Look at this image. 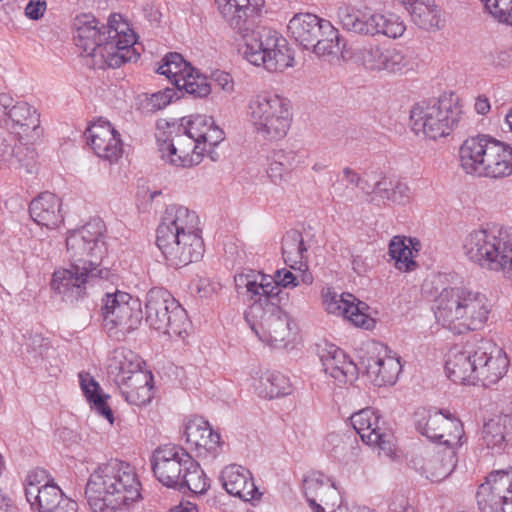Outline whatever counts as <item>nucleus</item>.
<instances>
[{
  "instance_id": "24",
  "label": "nucleus",
  "mask_w": 512,
  "mask_h": 512,
  "mask_svg": "<svg viewBox=\"0 0 512 512\" xmlns=\"http://www.w3.org/2000/svg\"><path fill=\"white\" fill-rule=\"evenodd\" d=\"M478 361L476 366L475 383L481 381L484 385L498 382L507 372L509 360L505 352L486 339L479 340Z\"/></svg>"
},
{
  "instance_id": "15",
  "label": "nucleus",
  "mask_w": 512,
  "mask_h": 512,
  "mask_svg": "<svg viewBox=\"0 0 512 512\" xmlns=\"http://www.w3.org/2000/svg\"><path fill=\"white\" fill-rule=\"evenodd\" d=\"M416 430L433 442L449 448L461 445L464 429L461 421L441 410L418 409L415 414Z\"/></svg>"
},
{
  "instance_id": "20",
  "label": "nucleus",
  "mask_w": 512,
  "mask_h": 512,
  "mask_svg": "<svg viewBox=\"0 0 512 512\" xmlns=\"http://www.w3.org/2000/svg\"><path fill=\"white\" fill-rule=\"evenodd\" d=\"M479 340L456 345L447 354L445 370L455 383L475 384Z\"/></svg>"
},
{
  "instance_id": "36",
  "label": "nucleus",
  "mask_w": 512,
  "mask_h": 512,
  "mask_svg": "<svg viewBox=\"0 0 512 512\" xmlns=\"http://www.w3.org/2000/svg\"><path fill=\"white\" fill-rule=\"evenodd\" d=\"M184 434L186 442L194 447L199 455L203 452L215 453L220 445V435L201 418L189 420Z\"/></svg>"
},
{
  "instance_id": "12",
  "label": "nucleus",
  "mask_w": 512,
  "mask_h": 512,
  "mask_svg": "<svg viewBox=\"0 0 512 512\" xmlns=\"http://www.w3.org/2000/svg\"><path fill=\"white\" fill-rule=\"evenodd\" d=\"M101 308L103 327L117 340L137 329L142 320L141 302L127 292L106 293Z\"/></svg>"
},
{
  "instance_id": "50",
  "label": "nucleus",
  "mask_w": 512,
  "mask_h": 512,
  "mask_svg": "<svg viewBox=\"0 0 512 512\" xmlns=\"http://www.w3.org/2000/svg\"><path fill=\"white\" fill-rule=\"evenodd\" d=\"M363 180L360 175L350 167H345L342 170V181L336 182L332 185L333 194L344 201H353L355 198V188L362 186Z\"/></svg>"
},
{
  "instance_id": "55",
  "label": "nucleus",
  "mask_w": 512,
  "mask_h": 512,
  "mask_svg": "<svg viewBox=\"0 0 512 512\" xmlns=\"http://www.w3.org/2000/svg\"><path fill=\"white\" fill-rule=\"evenodd\" d=\"M499 22L512 26V0H481Z\"/></svg>"
},
{
  "instance_id": "37",
  "label": "nucleus",
  "mask_w": 512,
  "mask_h": 512,
  "mask_svg": "<svg viewBox=\"0 0 512 512\" xmlns=\"http://www.w3.org/2000/svg\"><path fill=\"white\" fill-rule=\"evenodd\" d=\"M409 12L411 20L423 30L440 29L444 24L441 10L433 0H397Z\"/></svg>"
},
{
  "instance_id": "10",
  "label": "nucleus",
  "mask_w": 512,
  "mask_h": 512,
  "mask_svg": "<svg viewBox=\"0 0 512 512\" xmlns=\"http://www.w3.org/2000/svg\"><path fill=\"white\" fill-rule=\"evenodd\" d=\"M248 116L256 132L267 140L286 136L292 123L290 102L274 93H260L249 100Z\"/></svg>"
},
{
  "instance_id": "29",
  "label": "nucleus",
  "mask_w": 512,
  "mask_h": 512,
  "mask_svg": "<svg viewBox=\"0 0 512 512\" xmlns=\"http://www.w3.org/2000/svg\"><path fill=\"white\" fill-rule=\"evenodd\" d=\"M179 131L186 133L197 144L211 150L224 140V132L220 129L212 117L206 115H191L180 120Z\"/></svg>"
},
{
  "instance_id": "54",
  "label": "nucleus",
  "mask_w": 512,
  "mask_h": 512,
  "mask_svg": "<svg viewBox=\"0 0 512 512\" xmlns=\"http://www.w3.org/2000/svg\"><path fill=\"white\" fill-rule=\"evenodd\" d=\"M257 277V282H262L264 285H269V289L273 290V292H277V295L280 292V286L286 288L289 286L295 287L297 283L295 282L296 277L294 274L286 269H279L275 272L273 278L266 276L264 274H261L259 272L253 271Z\"/></svg>"
},
{
  "instance_id": "62",
  "label": "nucleus",
  "mask_w": 512,
  "mask_h": 512,
  "mask_svg": "<svg viewBox=\"0 0 512 512\" xmlns=\"http://www.w3.org/2000/svg\"><path fill=\"white\" fill-rule=\"evenodd\" d=\"M216 82L226 92H232L234 89V83L228 73L221 72L218 74L216 77Z\"/></svg>"
},
{
  "instance_id": "40",
  "label": "nucleus",
  "mask_w": 512,
  "mask_h": 512,
  "mask_svg": "<svg viewBox=\"0 0 512 512\" xmlns=\"http://www.w3.org/2000/svg\"><path fill=\"white\" fill-rule=\"evenodd\" d=\"M482 438L491 449H502L505 444H512V417L503 415L487 421L482 429Z\"/></svg>"
},
{
  "instance_id": "22",
  "label": "nucleus",
  "mask_w": 512,
  "mask_h": 512,
  "mask_svg": "<svg viewBox=\"0 0 512 512\" xmlns=\"http://www.w3.org/2000/svg\"><path fill=\"white\" fill-rule=\"evenodd\" d=\"M371 353L365 364L371 381L377 386L395 384L402 370L400 357L391 355L388 347L381 343H372Z\"/></svg>"
},
{
  "instance_id": "63",
  "label": "nucleus",
  "mask_w": 512,
  "mask_h": 512,
  "mask_svg": "<svg viewBox=\"0 0 512 512\" xmlns=\"http://www.w3.org/2000/svg\"><path fill=\"white\" fill-rule=\"evenodd\" d=\"M475 111L480 115H485L490 111V102L485 96H478L474 104Z\"/></svg>"
},
{
  "instance_id": "57",
  "label": "nucleus",
  "mask_w": 512,
  "mask_h": 512,
  "mask_svg": "<svg viewBox=\"0 0 512 512\" xmlns=\"http://www.w3.org/2000/svg\"><path fill=\"white\" fill-rule=\"evenodd\" d=\"M46 472L44 470L31 471L25 480V495L28 500L29 489L34 487L36 490H42V485L48 483L46 481Z\"/></svg>"
},
{
  "instance_id": "14",
  "label": "nucleus",
  "mask_w": 512,
  "mask_h": 512,
  "mask_svg": "<svg viewBox=\"0 0 512 512\" xmlns=\"http://www.w3.org/2000/svg\"><path fill=\"white\" fill-rule=\"evenodd\" d=\"M157 126L168 128L167 132L157 135L158 150L166 163L176 167H191L198 165L205 154H212V150L197 144L186 133L179 131L176 123L162 120Z\"/></svg>"
},
{
  "instance_id": "58",
  "label": "nucleus",
  "mask_w": 512,
  "mask_h": 512,
  "mask_svg": "<svg viewBox=\"0 0 512 512\" xmlns=\"http://www.w3.org/2000/svg\"><path fill=\"white\" fill-rule=\"evenodd\" d=\"M266 172L268 177L275 184L281 183L289 175V173L286 172V170L277 161H275L273 156L270 158Z\"/></svg>"
},
{
  "instance_id": "9",
  "label": "nucleus",
  "mask_w": 512,
  "mask_h": 512,
  "mask_svg": "<svg viewBox=\"0 0 512 512\" xmlns=\"http://www.w3.org/2000/svg\"><path fill=\"white\" fill-rule=\"evenodd\" d=\"M410 121L416 134L436 140L464 126L465 115L459 98L444 93L438 99L417 103L410 112Z\"/></svg>"
},
{
  "instance_id": "6",
  "label": "nucleus",
  "mask_w": 512,
  "mask_h": 512,
  "mask_svg": "<svg viewBox=\"0 0 512 512\" xmlns=\"http://www.w3.org/2000/svg\"><path fill=\"white\" fill-rule=\"evenodd\" d=\"M85 496L92 512H126L141 497V483L133 466L112 459L90 474Z\"/></svg>"
},
{
  "instance_id": "19",
  "label": "nucleus",
  "mask_w": 512,
  "mask_h": 512,
  "mask_svg": "<svg viewBox=\"0 0 512 512\" xmlns=\"http://www.w3.org/2000/svg\"><path fill=\"white\" fill-rule=\"evenodd\" d=\"M351 424L361 440L369 446L378 447L386 456L394 451L393 436L380 426L379 414L371 408L354 413Z\"/></svg>"
},
{
  "instance_id": "35",
  "label": "nucleus",
  "mask_w": 512,
  "mask_h": 512,
  "mask_svg": "<svg viewBox=\"0 0 512 512\" xmlns=\"http://www.w3.org/2000/svg\"><path fill=\"white\" fill-rule=\"evenodd\" d=\"M484 177L504 178L512 175V146L490 138Z\"/></svg>"
},
{
  "instance_id": "3",
  "label": "nucleus",
  "mask_w": 512,
  "mask_h": 512,
  "mask_svg": "<svg viewBox=\"0 0 512 512\" xmlns=\"http://www.w3.org/2000/svg\"><path fill=\"white\" fill-rule=\"evenodd\" d=\"M73 27L76 46L92 58L94 67L118 68L139 57L133 47L135 34L120 14L110 15L106 25L91 14H82L74 19Z\"/></svg>"
},
{
  "instance_id": "17",
  "label": "nucleus",
  "mask_w": 512,
  "mask_h": 512,
  "mask_svg": "<svg viewBox=\"0 0 512 512\" xmlns=\"http://www.w3.org/2000/svg\"><path fill=\"white\" fill-rule=\"evenodd\" d=\"M355 60L367 71L395 74L402 72L409 60L399 49L379 44H369L357 49Z\"/></svg>"
},
{
  "instance_id": "41",
  "label": "nucleus",
  "mask_w": 512,
  "mask_h": 512,
  "mask_svg": "<svg viewBox=\"0 0 512 512\" xmlns=\"http://www.w3.org/2000/svg\"><path fill=\"white\" fill-rule=\"evenodd\" d=\"M324 447L331 457L343 463L353 462L359 455L357 439L345 434H328Z\"/></svg>"
},
{
  "instance_id": "2",
  "label": "nucleus",
  "mask_w": 512,
  "mask_h": 512,
  "mask_svg": "<svg viewBox=\"0 0 512 512\" xmlns=\"http://www.w3.org/2000/svg\"><path fill=\"white\" fill-rule=\"evenodd\" d=\"M257 0H215L227 23L243 38L241 53L252 65L262 66L269 72L283 71L293 66V52L287 40L276 30L260 27L249 31L247 18L257 7Z\"/></svg>"
},
{
  "instance_id": "45",
  "label": "nucleus",
  "mask_w": 512,
  "mask_h": 512,
  "mask_svg": "<svg viewBox=\"0 0 512 512\" xmlns=\"http://www.w3.org/2000/svg\"><path fill=\"white\" fill-rule=\"evenodd\" d=\"M343 46L339 31L329 22L324 21L321 28V35L313 41L311 48L318 57L335 56L338 53L344 58Z\"/></svg>"
},
{
  "instance_id": "11",
  "label": "nucleus",
  "mask_w": 512,
  "mask_h": 512,
  "mask_svg": "<svg viewBox=\"0 0 512 512\" xmlns=\"http://www.w3.org/2000/svg\"><path fill=\"white\" fill-rule=\"evenodd\" d=\"M145 320L153 329L183 339L188 334L190 321L185 309L165 289L152 288L146 295Z\"/></svg>"
},
{
  "instance_id": "28",
  "label": "nucleus",
  "mask_w": 512,
  "mask_h": 512,
  "mask_svg": "<svg viewBox=\"0 0 512 512\" xmlns=\"http://www.w3.org/2000/svg\"><path fill=\"white\" fill-rule=\"evenodd\" d=\"M355 301L356 298L352 294H334L325 297L324 305L328 313L343 316L357 327L372 328L374 320L366 313L368 305L362 301Z\"/></svg>"
},
{
  "instance_id": "47",
  "label": "nucleus",
  "mask_w": 512,
  "mask_h": 512,
  "mask_svg": "<svg viewBox=\"0 0 512 512\" xmlns=\"http://www.w3.org/2000/svg\"><path fill=\"white\" fill-rule=\"evenodd\" d=\"M185 459L188 463L184 469V473H182L183 476L181 477L179 486L176 488L179 490L187 489L195 494L205 493L209 488V482L204 471L199 463L192 457Z\"/></svg>"
},
{
  "instance_id": "43",
  "label": "nucleus",
  "mask_w": 512,
  "mask_h": 512,
  "mask_svg": "<svg viewBox=\"0 0 512 512\" xmlns=\"http://www.w3.org/2000/svg\"><path fill=\"white\" fill-rule=\"evenodd\" d=\"M253 386L260 397L268 399L288 395L291 392L289 379L279 372L263 373L254 381Z\"/></svg>"
},
{
  "instance_id": "30",
  "label": "nucleus",
  "mask_w": 512,
  "mask_h": 512,
  "mask_svg": "<svg viewBox=\"0 0 512 512\" xmlns=\"http://www.w3.org/2000/svg\"><path fill=\"white\" fill-rule=\"evenodd\" d=\"M303 491L313 512H324L344 503L340 492L329 479L324 481L320 477L309 476L303 481Z\"/></svg>"
},
{
  "instance_id": "59",
  "label": "nucleus",
  "mask_w": 512,
  "mask_h": 512,
  "mask_svg": "<svg viewBox=\"0 0 512 512\" xmlns=\"http://www.w3.org/2000/svg\"><path fill=\"white\" fill-rule=\"evenodd\" d=\"M46 8L45 0H29L25 8V15L31 20H39L43 17Z\"/></svg>"
},
{
  "instance_id": "61",
  "label": "nucleus",
  "mask_w": 512,
  "mask_h": 512,
  "mask_svg": "<svg viewBox=\"0 0 512 512\" xmlns=\"http://www.w3.org/2000/svg\"><path fill=\"white\" fill-rule=\"evenodd\" d=\"M352 269L358 274L362 275L369 269L367 258L362 255H352Z\"/></svg>"
},
{
  "instance_id": "32",
  "label": "nucleus",
  "mask_w": 512,
  "mask_h": 512,
  "mask_svg": "<svg viewBox=\"0 0 512 512\" xmlns=\"http://www.w3.org/2000/svg\"><path fill=\"white\" fill-rule=\"evenodd\" d=\"M490 137L485 135L466 139L459 149L460 165L467 174L483 176Z\"/></svg>"
},
{
  "instance_id": "23",
  "label": "nucleus",
  "mask_w": 512,
  "mask_h": 512,
  "mask_svg": "<svg viewBox=\"0 0 512 512\" xmlns=\"http://www.w3.org/2000/svg\"><path fill=\"white\" fill-rule=\"evenodd\" d=\"M10 130L0 131V163L8 168L25 169L27 174L36 172V151L22 143Z\"/></svg>"
},
{
  "instance_id": "38",
  "label": "nucleus",
  "mask_w": 512,
  "mask_h": 512,
  "mask_svg": "<svg viewBox=\"0 0 512 512\" xmlns=\"http://www.w3.org/2000/svg\"><path fill=\"white\" fill-rule=\"evenodd\" d=\"M324 21L311 13H298L289 21L287 29L296 42L305 49H311L313 41L321 35Z\"/></svg>"
},
{
  "instance_id": "46",
  "label": "nucleus",
  "mask_w": 512,
  "mask_h": 512,
  "mask_svg": "<svg viewBox=\"0 0 512 512\" xmlns=\"http://www.w3.org/2000/svg\"><path fill=\"white\" fill-rule=\"evenodd\" d=\"M148 374H136L133 381H127L119 386L125 400L136 406L146 405L151 401V386Z\"/></svg>"
},
{
  "instance_id": "53",
  "label": "nucleus",
  "mask_w": 512,
  "mask_h": 512,
  "mask_svg": "<svg viewBox=\"0 0 512 512\" xmlns=\"http://www.w3.org/2000/svg\"><path fill=\"white\" fill-rule=\"evenodd\" d=\"M389 254L395 260V267L402 271L411 270L415 266L412 260V250L401 237L395 236L389 244Z\"/></svg>"
},
{
  "instance_id": "49",
  "label": "nucleus",
  "mask_w": 512,
  "mask_h": 512,
  "mask_svg": "<svg viewBox=\"0 0 512 512\" xmlns=\"http://www.w3.org/2000/svg\"><path fill=\"white\" fill-rule=\"evenodd\" d=\"M373 193L381 198L393 203L404 205L410 200L409 187L400 181H391L383 178L376 182Z\"/></svg>"
},
{
  "instance_id": "26",
  "label": "nucleus",
  "mask_w": 512,
  "mask_h": 512,
  "mask_svg": "<svg viewBox=\"0 0 512 512\" xmlns=\"http://www.w3.org/2000/svg\"><path fill=\"white\" fill-rule=\"evenodd\" d=\"M4 124L20 140L30 142L38 139L41 135L40 115L27 102H16L11 108L9 116L4 118Z\"/></svg>"
},
{
  "instance_id": "42",
  "label": "nucleus",
  "mask_w": 512,
  "mask_h": 512,
  "mask_svg": "<svg viewBox=\"0 0 512 512\" xmlns=\"http://www.w3.org/2000/svg\"><path fill=\"white\" fill-rule=\"evenodd\" d=\"M78 377L81 390L90 403L91 408L112 424L114 421L113 412L106 403L109 396L101 392L100 385L89 373L80 372Z\"/></svg>"
},
{
  "instance_id": "60",
  "label": "nucleus",
  "mask_w": 512,
  "mask_h": 512,
  "mask_svg": "<svg viewBox=\"0 0 512 512\" xmlns=\"http://www.w3.org/2000/svg\"><path fill=\"white\" fill-rule=\"evenodd\" d=\"M15 105L13 98L5 93L0 94V115L2 117V121L4 122V118L9 116V112L11 108Z\"/></svg>"
},
{
  "instance_id": "44",
  "label": "nucleus",
  "mask_w": 512,
  "mask_h": 512,
  "mask_svg": "<svg viewBox=\"0 0 512 512\" xmlns=\"http://www.w3.org/2000/svg\"><path fill=\"white\" fill-rule=\"evenodd\" d=\"M447 448L442 455L437 453L425 460L422 468L427 474V478H430L432 481H440L446 478L456 466L455 448Z\"/></svg>"
},
{
  "instance_id": "13",
  "label": "nucleus",
  "mask_w": 512,
  "mask_h": 512,
  "mask_svg": "<svg viewBox=\"0 0 512 512\" xmlns=\"http://www.w3.org/2000/svg\"><path fill=\"white\" fill-rule=\"evenodd\" d=\"M337 15L343 29L361 35L381 34L395 39L401 37L406 30L404 22L395 14H376L368 9L360 10L342 4Z\"/></svg>"
},
{
  "instance_id": "33",
  "label": "nucleus",
  "mask_w": 512,
  "mask_h": 512,
  "mask_svg": "<svg viewBox=\"0 0 512 512\" xmlns=\"http://www.w3.org/2000/svg\"><path fill=\"white\" fill-rule=\"evenodd\" d=\"M141 359L133 351L126 348L113 350L108 358L107 371L114 382L121 386L127 381H133L136 374H146L141 370Z\"/></svg>"
},
{
  "instance_id": "51",
  "label": "nucleus",
  "mask_w": 512,
  "mask_h": 512,
  "mask_svg": "<svg viewBox=\"0 0 512 512\" xmlns=\"http://www.w3.org/2000/svg\"><path fill=\"white\" fill-rule=\"evenodd\" d=\"M181 83L176 88L185 90L196 98L207 97L211 93V86L206 76L200 74L194 67L187 72L185 77L180 78Z\"/></svg>"
},
{
  "instance_id": "64",
  "label": "nucleus",
  "mask_w": 512,
  "mask_h": 512,
  "mask_svg": "<svg viewBox=\"0 0 512 512\" xmlns=\"http://www.w3.org/2000/svg\"><path fill=\"white\" fill-rule=\"evenodd\" d=\"M0 512H17L12 500L0 490Z\"/></svg>"
},
{
  "instance_id": "34",
  "label": "nucleus",
  "mask_w": 512,
  "mask_h": 512,
  "mask_svg": "<svg viewBox=\"0 0 512 512\" xmlns=\"http://www.w3.org/2000/svg\"><path fill=\"white\" fill-rule=\"evenodd\" d=\"M31 218L39 226L53 230L63 222L60 199L53 193L43 192L29 206Z\"/></svg>"
},
{
  "instance_id": "48",
  "label": "nucleus",
  "mask_w": 512,
  "mask_h": 512,
  "mask_svg": "<svg viewBox=\"0 0 512 512\" xmlns=\"http://www.w3.org/2000/svg\"><path fill=\"white\" fill-rule=\"evenodd\" d=\"M157 73L166 76L174 87L181 83L187 72L192 71V66L181 54L171 52L162 59V64L157 68Z\"/></svg>"
},
{
  "instance_id": "21",
  "label": "nucleus",
  "mask_w": 512,
  "mask_h": 512,
  "mask_svg": "<svg viewBox=\"0 0 512 512\" xmlns=\"http://www.w3.org/2000/svg\"><path fill=\"white\" fill-rule=\"evenodd\" d=\"M87 143L94 153L110 163L117 162L123 155V143L118 131L109 121L99 119L85 131Z\"/></svg>"
},
{
  "instance_id": "27",
  "label": "nucleus",
  "mask_w": 512,
  "mask_h": 512,
  "mask_svg": "<svg viewBox=\"0 0 512 512\" xmlns=\"http://www.w3.org/2000/svg\"><path fill=\"white\" fill-rule=\"evenodd\" d=\"M221 480L226 492L242 501L253 502L262 496L255 486L251 472L241 465L226 466L222 471Z\"/></svg>"
},
{
  "instance_id": "18",
  "label": "nucleus",
  "mask_w": 512,
  "mask_h": 512,
  "mask_svg": "<svg viewBox=\"0 0 512 512\" xmlns=\"http://www.w3.org/2000/svg\"><path fill=\"white\" fill-rule=\"evenodd\" d=\"M191 456L181 447L165 445L153 452L151 464L155 477L169 488L179 486L184 469Z\"/></svg>"
},
{
  "instance_id": "7",
  "label": "nucleus",
  "mask_w": 512,
  "mask_h": 512,
  "mask_svg": "<svg viewBox=\"0 0 512 512\" xmlns=\"http://www.w3.org/2000/svg\"><path fill=\"white\" fill-rule=\"evenodd\" d=\"M438 324L454 334L481 329L487 322L492 305L487 296L467 287H447L433 302Z\"/></svg>"
},
{
  "instance_id": "16",
  "label": "nucleus",
  "mask_w": 512,
  "mask_h": 512,
  "mask_svg": "<svg viewBox=\"0 0 512 512\" xmlns=\"http://www.w3.org/2000/svg\"><path fill=\"white\" fill-rule=\"evenodd\" d=\"M480 512H512V470L491 472L476 493Z\"/></svg>"
},
{
  "instance_id": "31",
  "label": "nucleus",
  "mask_w": 512,
  "mask_h": 512,
  "mask_svg": "<svg viewBox=\"0 0 512 512\" xmlns=\"http://www.w3.org/2000/svg\"><path fill=\"white\" fill-rule=\"evenodd\" d=\"M28 502L39 512H77V503L66 497L53 483H45L42 490L29 489Z\"/></svg>"
},
{
  "instance_id": "4",
  "label": "nucleus",
  "mask_w": 512,
  "mask_h": 512,
  "mask_svg": "<svg viewBox=\"0 0 512 512\" xmlns=\"http://www.w3.org/2000/svg\"><path fill=\"white\" fill-rule=\"evenodd\" d=\"M257 277L253 270L234 276L237 294L252 301L244 313L245 321L262 343L273 348L285 347L291 336V319L278 305L277 292L257 282Z\"/></svg>"
},
{
  "instance_id": "39",
  "label": "nucleus",
  "mask_w": 512,
  "mask_h": 512,
  "mask_svg": "<svg viewBox=\"0 0 512 512\" xmlns=\"http://www.w3.org/2000/svg\"><path fill=\"white\" fill-rule=\"evenodd\" d=\"M282 257L291 269L304 271L307 269V249L302 234L295 229L287 231L282 238Z\"/></svg>"
},
{
  "instance_id": "1",
  "label": "nucleus",
  "mask_w": 512,
  "mask_h": 512,
  "mask_svg": "<svg viewBox=\"0 0 512 512\" xmlns=\"http://www.w3.org/2000/svg\"><path fill=\"white\" fill-rule=\"evenodd\" d=\"M104 222L97 218L73 230L66 237L69 268L53 273L51 287L66 301H77L97 280L109 279L111 271L102 265L106 253Z\"/></svg>"
},
{
  "instance_id": "56",
  "label": "nucleus",
  "mask_w": 512,
  "mask_h": 512,
  "mask_svg": "<svg viewBox=\"0 0 512 512\" xmlns=\"http://www.w3.org/2000/svg\"><path fill=\"white\" fill-rule=\"evenodd\" d=\"M177 95L174 88H166L151 95L150 104L153 109L160 110L171 103Z\"/></svg>"
},
{
  "instance_id": "25",
  "label": "nucleus",
  "mask_w": 512,
  "mask_h": 512,
  "mask_svg": "<svg viewBox=\"0 0 512 512\" xmlns=\"http://www.w3.org/2000/svg\"><path fill=\"white\" fill-rule=\"evenodd\" d=\"M318 356L325 374L340 384L352 382L357 377L356 365L348 359L343 350L334 344L318 345Z\"/></svg>"
},
{
  "instance_id": "8",
  "label": "nucleus",
  "mask_w": 512,
  "mask_h": 512,
  "mask_svg": "<svg viewBox=\"0 0 512 512\" xmlns=\"http://www.w3.org/2000/svg\"><path fill=\"white\" fill-rule=\"evenodd\" d=\"M463 252L480 268L512 281V226L471 231L464 239Z\"/></svg>"
},
{
  "instance_id": "52",
  "label": "nucleus",
  "mask_w": 512,
  "mask_h": 512,
  "mask_svg": "<svg viewBox=\"0 0 512 512\" xmlns=\"http://www.w3.org/2000/svg\"><path fill=\"white\" fill-rule=\"evenodd\" d=\"M52 350L50 342L39 334L30 336L26 343L27 360L31 364L39 365L48 360Z\"/></svg>"
},
{
  "instance_id": "5",
  "label": "nucleus",
  "mask_w": 512,
  "mask_h": 512,
  "mask_svg": "<svg viewBox=\"0 0 512 512\" xmlns=\"http://www.w3.org/2000/svg\"><path fill=\"white\" fill-rule=\"evenodd\" d=\"M199 224L195 211L177 204L166 207L156 231V244L170 266L183 267L203 257Z\"/></svg>"
}]
</instances>
